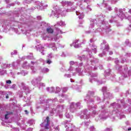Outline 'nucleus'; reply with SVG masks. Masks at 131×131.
Listing matches in <instances>:
<instances>
[{"label":"nucleus","instance_id":"9","mask_svg":"<svg viewBox=\"0 0 131 131\" xmlns=\"http://www.w3.org/2000/svg\"><path fill=\"white\" fill-rule=\"evenodd\" d=\"M82 18H83V16H82V17H80V16H79V19H82Z\"/></svg>","mask_w":131,"mask_h":131},{"label":"nucleus","instance_id":"8","mask_svg":"<svg viewBox=\"0 0 131 131\" xmlns=\"http://www.w3.org/2000/svg\"><path fill=\"white\" fill-rule=\"evenodd\" d=\"M25 112H26V114H28V111L27 110H25Z\"/></svg>","mask_w":131,"mask_h":131},{"label":"nucleus","instance_id":"3","mask_svg":"<svg viewBox=\"0 0 131 131\" xmlns=\"http://www.w3.org/2000/svg\"><path fill=\"white\" fill-rule=\"evenodd\" d=\"M77 42H78V40H75L74 42H73V44L75 45L74 47L75 48H78L79 47V45L78 44H77Z\"/></svg>","mask_w":131,"mask_h":131},{"label":"nucleus","instance_id":"10","mask_svg":"<svg viewBox=\"0 0 131 131\" xmlns=\"http://www.w3.org/2000/svg\"><path fill=\"white\" fill-rule=\"evenodd\" d=\"M6 99H9V96H6Z\"/></svg>","mask_w":131,"mask_h":131},{"label":"nucleus","instance_id":"1","mask_svg":"<svg viewBox=\"0 0 131 131\" xmlns=\"http://www.w3.org/2000/svg\"><path fill=\"white\" fill-rule=\"evenodd\" d=\"M45 122H47L45 126V128H46V129H48L49 128L48 126L50 125V124L49 123V122H50V117L49 116L47 117L46 119L45 120Z\"/></svg>","mask_w":131,"mask_h":131},{"label":"nucleus","instance_id":"6","mask_svg":"<svg viewBox=\"0 0 131 131\" xmlns=\"http://www.w3.org/2000/svg\"><path fill=\"white\" fill-rule=\"evenodd\" d=\"M6 83H9V84H11L12 83V81L10 80L6 81Z\"/></svg>","mask_w":131,"mask_h":131},{"label":"nucleus","instance_id":"4","mask_svg":"<svg viewBox=\"0 0 131 131\" xmlns=\"http://www.w3.org/2000/svg\"><path fill=\"white\" fill-rule=\"evenodd\" d=\"M7 114L5 115V119H9V117H8V115H9V112H7Z\"/></svg>","mask_w":131,"mask_h":131},{"label":"nucleus","instance_id":"2","mask_svg":"<svg viewBox=\"0 0 131 131\" xmlns=\"http://www.w3.org/2000/svg\"><path fill=\"white\" fill-rule=\"evenodd\" d=\"M46 31L47 33H54V29H53L51 27H49L47 28Z\"/></svg>","mask_w":131,"mask_h":131},{"label":"nucleus","instance_id":"7","mask_svg":"<svg viewBox=\"0 0 131 131\" xmlns=\"http://www.w3.org/2000/svg\"><path fill=\"white\" fill-rule=\"evenodd\" d=\"M70 64H71V65H73V64H74V61H71V62H70Z\"/></svg>","mask_w":131,"mask_h":131},{"label":"nucleus","instance_id":"11","mask_svg":"<svg viewBox=\"0 0 131 131\" xmlns=\"http://www.w3.org/2000/svg\"><path fill=\"white\" fill-rule=\"evenodd\" d=\"M128 130H131V127L128 128Z\"/></svg>","mask_w":131,"mask_h":131},{"label":"nucleus","instance_id":"5","mask_svg":"<svg viewBox=\"0 0 131 131\" xmlns=\"http://www.w3.org/2000/svg\"><path fill=\"white\" fill-rule=\"evenodd\" d=\"M47 64H51V63H52V61L51 60H50V59H48L47 60Z\"/></svg>","mask_w":131,"mask_h":131},{"label":"nucleus","instance_id":"12","mask_svg":"<svg viewBox=\"0 0 131 131\" xmlns=\"http://www.w3.org/2000/svg\"><path fill=\"white\" fill-rule=\"evenodd\" d=\"M90 42H93V41L92 40V39L90 40Z\"/></svg>","mask_w":131,"mask_h":131}]
</instances>
